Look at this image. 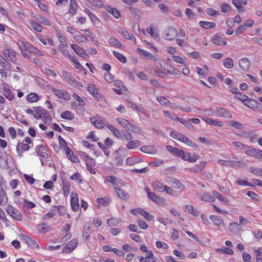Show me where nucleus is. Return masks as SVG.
Masks as SVG:
<instances>
[{
  "mask_svg": "<svg viewBox=\"0 0 262 262\" xmlns=\"http://www.w3.org/2000/svg\"><path fill=\"white\" fill-rule=\"evenodd\" d=\"M183 143L193 148H196L198 147L197 145L193 141L186 137Z\"/></svg>",
  "mask_w": 262,
  "mask_h": 262,
  "instance_id": "nucleus-61",
  "label": "nucleus"
},
{
  "mask_svg": "<svg viewBox=\"0 0 262 262\" xmlns=\"http://www.w3.org/2000/svg\"><path fill=\"white\" fill-rule=\"evenodd\" d=\"M77 244L78 240L76 238L72 239L67 244L66 246L63 248L62 252L65 253H71L75 249Z\"/></svg>",
  "mask_w": 262,
  "mask_h": 262,
  "instance_id": "nucleus-7",
  "label": "nucleus"
},
{
  "mask_svg": "<svg viewBox=\"0 0 262 262\" xmlns=\"http://www.w3.org/2000/svg\"><path fill=\"white\" fill-rule=\"evenodd\" d=\"M20 236L21 238V239L24 240L25 242L29 246H30L32 248H38L39 246L36 243V242L32 238H30L28 236L24 234H20Z\"/></svg>",
  "mask_w": 262,
  "mask_h": 262,
  "instance_id": "nucleus-9",
  "label": "nucleus"
},
{
  "mask_svg": "<svg viewBox=\"0 0 262 262\" xmlns=\"http://www.w3.org/2000/svg\"><path fill=\"white\" fill-rule=\"evenodd\" d=\"M157 100L161 105H167L170 104L169 100L164 97H158L157 98Z\"/></svg>",
  "mask_w": 262,
  "mask_h": 262,
  "instance_id": "nucleus-53",
  "label": "nucleus"
},
{
  "mask_svg": "<svg viewBox=\"0 0 262 262\" xmlns=\"http://www.w3.org/2000/svg\"><path fill=\"white\" fill-rule=\"evenodd\" d=\"M223 64L227 69H231L233 67V61L231 58H227L223 60Z\"/></svg>",
  "mask_w": 262,
  "mask_h": 262,
  "instance_id": "nucleus-44",
  "label": "nucleus"
},
{
  "mask_svg": "<svg viewBox=\"0 0 262 262\" xmlns=\"http://www.w3.org/2000/svg\"><path fill=\"white\" fill-rule=\"evenodd\" d=\"M71 47L75 53L81 57L85 58L88 56L84 50L78 45L72 44L71 45Z\"/></svg>",
  "mask_w": 262,
  "mask_h": 262,
  "instance_id": "nucleus-18",
  "label": "nucleus"
},
{
  "mask_svg": "<svg viewBox=\"0 0 262 262\" xmlns=\"http://www.w3.org/2000/svg\"><path fill=\"white\" fill-rule=\"evenodd\" d=\"M140 145V142L138 140H131L129 141L128 144L126 145V147L128 149H135L136 147L139 146Z\"/></svg>",
  "mask_w": 262,
  "mask_h": 262,
  "instance_id": "nucleus-37",
  "label": "nucleus"
},
{
  "mask_svg": "<svg viewBox=\"0 0 262 262\" xmlns=\"http://www.w3.org/2000/svg\"><path fill=\"white\" fill-rule=\"evenodd\" d=\"M140 150L143 152L147 154H154L155 153L154 147L151 146L144 145L140 148Z\"/></svg>",
  "mask_w": 262,
  "mask_h": 262,
  "instance_id": "nucleus-36",
  "label": "nucleus"
},
{
  "mask_svg": "<svg viewBox=\"0 0 262 262\" xmlns=\"http://www.w3.org/2000/svg\"><path fill=\"white\" fill-rule=\"evenodd\" d=\"M130 128L128 129H130L131 132L137 134H141L142 133L141 129L136 125L130 124Z\"/></svg>",
  "mask_w": 262,
  "mask_h": 262,
  "instance_id": "nucleus-52",
  "label": "nucleus"
},
{
  "mask_svg": "<svg viewBox=\"0 0 262 262\" xmlns=\"http://www.w3.org/2000/svg\"><path fill=\"white\" fill-rule=\"evenodd\" d=\"M204 120L206 121V123H208L210 125L219 126H222L223 125L222 122L213 120L211 118H205L204 119Z\"/></svg>",
  "mask_w": 262,
  "mask_h": 262,
  "instance_id": "nucleus-34",
  "label": "nucleus"
},
{
  "mask_svg": "<svg viewBox=\"0 0 262 262\" xmlns=\"http://www.w3.org/2000/svg\"><path fill=\"white\" fill-rule=\"evenodd\" d=\"M0 93H1L9 100L12 101L14 98V94L10 89L9 85L6 83H3L0 86Z\"/></svg>",
  "mask_w": 262,
  "mask_h": 262,
  "instance_id": "nucleus-1",
  "label": "nucleus"
},
{
  "mask_svg": "<svg viewBox=\"0 0 262 262\" xmlns=\"http://www.w3.org/2000/svg\"><path fill=\"white\" fill-rule=\"evenodd\" d=\"M148 197L154 202L158 204H162L165 203L164 198H162L152 192H148Z\"/></svg>",
  "mask_w": 262,
  "mask_h": 262,
  "instance_id": "nucleus-17",
  "label": "nucleus"
},
{
  "mask_svg": "<svg viewBox=\"0 0 262 262\" xmlns=\"http://www.w3.org/2000/svg\"><path fill=\"white\" fill-rule=\"evenodd\" d=\"M7 202V198L5 191L2 189L0 190V205H4Z\"/></svg>",
  "mask_w": 262,
  "mask_h": 262,
  "instance_id": "nucleus-41",
  "label": "nucleus"
},
{
  "mask_svg": "<svg viewBox=\"0 0 262 262\" xmlns=\"http://www.w3.org/2000/svg\"><path fill=\"white\" fill-rule=\"evenodd\" d=\"M85 35L90 37L92 40V41L95 43L96 45L99 46V42L98 40L96 39V36L93 34L89 30L85 31Z\"/></svg>",
  "mask_w": 262,
  "mask_h": 262,
  "instance_id": "nucleus-39",
  "label": "nucleus"
},
{
  "mask_svg": "<svg viewBox=\"0 0 262 262\" xmlns=\"http://www.w3.org/2000/svg\"><path fill=\"white\" fill-rule=\"evenodd\" d=\"M143 161V160L141 158L139 157H128L126 161V163L129 165H134L136 163H140Z\"/></svg>",
  "mask_w": 262,
  "mask_h": 262,
  "instance_id": "nucleus-20",
  "label": "nucleus"
},
{
  "mask_svg": "<svg viewBox=\"0 0 262 262\" xmlns=\"http://www.w3.org/2000/svg\"><path fill=\"white\" fill-rule=\"evenodd\" d=\"M3 53L8 60L13 63H17V53L14 50L10 48H5L3 50Z\"/></svg>",
  "mask_w": 262,
  "mask_h": 262,
  "instance_id": "nucleus-4",
  "label": "nucleus"
},
{
  "mask_svg": "<svg viewBox=\"0 0 262 262\" xmlns=\"http://www.w3.org/2000/svg\"><path fill=\"white\" fill-rule=\"evenodd\" d=\"M199 25L201 27L205 29L213 28L216 26L215 23L205 21H200L199 22Z\"/></svg>",
  "mask_w": 262,
  "mask_h": 262,
  "instance_id": "nucleus-32",
  "label": "nucleus"
},
{
  "mask_svg": "<svg viewBox=\"0 0 262 262\" xmlns=\"http://www.w3.org/2000/svg\"><path fill=\"white\" fill-rule=\"evenodd\" d=\"M27 50H29L30 52H32L35 54H37L38 55L40 56H43V54L42 53L39 51L38 49H37L36 47H34L32 45H29L27 47Z\"/></svg>",
  "mask_w": 262,
  "mask_h": 262,
  "instance_id": "nucleus-47",
  "label": "nucleus"
},
{
  "mask_svg": "<svg viewBox=\"0 0 262 262\" xmlns=\"http://www.w3.org/2000/svg\"><path fill=\"white\" fill-rule=\"evenodd\" d=\"M107 11L113 15V16L116 18H119L120 16V13L119 11L117 10L115 8H113L111 7H108L107 9Z\"/></svg>",
  "mask_w": 262,
  "mask_h": 262,
  "instance_id": "nucleus-45",
  "label": "nucleus"
},
{
  "mask_svg": "<svg viewBox=\"0 0 262 262\" xmlns=\"http://www.w3.org/2000/svg\"><path fill=\"white\" fill-rule=\"evenodd\" d=\"M60 117L61 118L68 120H72L74 118V115L71 112L68 111L63 112L60 114Z\"/></svg>",
  "mask_w": 262,
  "mask_h": 262,
  "instance_id": "nucleus-42",
  "label": "nucleus"
},
{
  "mask_svg": "<svg viewBox=\"0 0 262 262\" xmlns=\"http://www.w3.org/2000/svg\"><path fill=\"white\" fill-rule=\"evenodd\" d=\"M246 154L255 158L262 159V150L260 149H257L249 146L248 149L246 150Z\"/></svg>",
  "mask_w": 262,
  "mask_h": 262,
  "instance_id": "nucleus-6",
  "label": "nucleus"
},
{
  "mask_svg": "<svg viewBox=\"0 0 262 262\" xmlns=\"http://www.w3.org/2000/svg\"><path fill=\"white\" fill-rule=\"evenodd\" d=\"M152 186L154 188V189L157 191L160 192H164L165 189V185H164L161 182L155 181L152 182Z\"/></svg>",
  "mask_w": 262,
  "mask_h": 262,
  "instance_id": "nucleus-26",
  "label": "nucleus"
},
{
  "mask_svg": "<svg viewBox=\"0 0 262 262\" xmlns=\"http://www.w3.org/2000/svg\"><path fill=\"white\" fill-rule=\"evenodd\" d=\"M63 194L64 196H67L70 193V184L68 182H65L63 184Z\"/></svg>",
  "mask_w": 262,
  "mask_h": 262,
  "instance_id": "nucleus-60",
  "label": "nucleus"
},
{
  "mask_svg": "<svg viewBox=\"0 0 262 262\" xmlns=\"http://www.w3.org/2000/svg\"><path fill=\"white\" fill-rule=\"evenodd\" d=\"M73 196L71 197V205L72 209L74 211H77L79 209V205L78 203V198L77 193L74 194L73 192L71 193Z\"/></svg>",
  "mask_w": 262,
  "mask_h": 262,
  "instance_id": "nucleus-11",
  "label": "nucleus"
},
{
  "mask_svg": "<svg viewBox=\"0 0 262 262\" xmlns=\"http://www.w3.org/2000/svg\"><path fill=\"white\" fill-rule=\"evenodd\" d=\"M178 157L181 158L185 161H187L189 162H195L197 160L200 159V156L198 155H193L191 156L189 152H186L183 150H181Z\"/></svg>",
  "mask_w": 262,
  "mask_h": 262,
  "instance_id": "nucleus-3",
  "label": "nucleus"
},
{
  "mask_svg": "<svg viewBox=\"0 0 262 262\" xmlns=\"http://www.w3.org/2000/svg\"><path fill=\"white\" fill-rule=\"evenodd\" d=\"M244 104L252 110L258 108L261 105L260 103L253 99H248L247 102L245 103Z\"/></svg>",
  "mask_w": 262,
  "mask_h": 262,
  "instance_id": "nucleus-15",
  "label": "nucleus"
},
{
  "mask_svg": "<svg viewBox=\"0 0 262 262\" xmlns=\"http://www.w3.org/2000/svg\"><path fill=\"white\" fill-rule=\"evenodd\" d=\"M68 58L74 62V63L75 64V67L77 69H82L83 68V67L82 66V65L80 64V63L79 62V61L76 58H75L74 57H72L70 55V56H69Z\"/></svg>",
  "mask_w": 262,
  "mask_h": 262,
  "instance_id": "nucleus-59",
  "label": "nucleus"
},
{
  "mask_svg": "<svg viewBox=\"0 0 262 262\" xmlns=\"http://www.w3.org/2000/svg\"><path fill=\"white\" fill-rule=\"evenodd\" d=\"M21 53L23 56L28 59L30 58V54L27 52V47L24 41L20 42V45H19Z\"/></svg>",
  "mask_w": 262,
  "mask_h": 262,
  "instance_id": "nucleus-22",
  "label": "nucleus"
},
{
  "mask_svg": "<svg viewBox=\"0 0 262 262\" xmlns=\"http://www.w3.org/2000/svg\"><path fill=\"white\" fill-rule=\"evenodd\" d=\"M239 66L242 70L247 71L250 67V61L247 58H243L239 60Z\"/></svg>",
  "mask_w": 262,
  "mask_h": 262,
  "instance_id": "nucleus-16",
  "label": "nucleus"
},
{
  "mask_svg": "<svg viewBox=\"0 0 262 262\" xmlns=\"http://www.w3.org/2000/svg\"><path fill=\"white\" fill-rule=\"evenodd\" d=\"M115 191L117 194L118 196L121 199L127 200L128 199V194L125 191H123L121 189L115 188Z\"/></svg>",
  "mask_w": 262,
  "mask_h": 262,
  "instance_id": "nucleus-30",
  "label": "nucleus"
},
{
  "mask_svg": "<svg viewBox=\"0 0 262 262\" xmlns=\"http://www.w3.org/2000/svg\"><path fill=\"white\" fill-rule=\"evenodd\" d=\"M122 137H123L127 141H129L133 140V136L132 135L129 133L128 130H124L122 132Z\"/></svg>",
  "mask_w": 262,
  "mask_h": 262,
  "instance_id": "nucleus-55",
  "label": "nucleus"
},
{
  "mask_svg": "<svg viewBox=\"0 0 262 262\" xmlns=\"http://www.w3.org/2000/svg\"><path fill=\"white\" fill-rule=\"evenodd\" d=\"M7 212L15 220L20 221L22 220V215L20 212L11 205L8 206Z\"/></svg>",
  "mask_w": 262,
  "mask_h": 262,
  "instance_id": "nucleus-2",
  "label": "nucleus"
},
{
  "mask_svg": "<svg viewBox=\"0 0 262 262\" xmlns=\"http://www.w3.org/2000/svg\"><path fill=\"white\" fill-rule=\"evenodd\" d=\"M232 144L234 147H236L237 148H240L242 150H244L246 152V150L248 149L249 146L245 145L241 142H233Z\"/></svg>",
  "mask_w": 262,
  "mask_h": 262,
  "instance_id": "nucleus-48",
  "label": "nucleus"
},
{
  "mask_svg": "<svg viewBox=\"0 0 262 262\" xmlns=\"http://www.w3.org/2000/svg\"><path fill=\"white\" fill-rule=\"evenodd\" d=\"M216 115L219 117H225L226 118H230L232 117V115L230 112L225 108H217Z\"/></svg>",
  "mask_w": 262,
  "mask_h": 262,
  "instance_id": "nucleus-12",
  "label": "nucleus"
},
{
  "mask_svg": "<svg viewBox=\"0 0 262 262\" xmlns=\"http://www.w3.org/2000/svg\"><path fill=\"white\" fill-rule=\"evenodd\" d=\"M90 120L93 125L98 128H103L104 125V123L102 121L96 119L95 117L91 118Z\"/></svg>",
  "mask_w": 262,
  "mask_h": 262,
  "instance_id": "nucleus-28",
  "label": "nucleus"
},
{
  "mask_svg": "<svg viewBox=\"0 0 262 262\" xmlns=\"http://www.w3.org/2000/svg\"><path fill=\"white\" fill-rule=\"evenodd\" d=\"M36 151L38 156L42 157L44 158H46L48 157L47 149L45 146L43 145H38L37 146Z\"/></svg>",
  "mask_w": 262,
  "mask_h": 262,
  "instance_id": "nucleus-21",
  "label": "nucleus"
},
{
  "mask_svg": "<svg viewBox=\"0 0 262 262\" xmlns=\"http://www.w3.org/2000/svg\"><path fill=\"white\" fill-rule=\"evenodd\" d=\"M52 91L54 94L60 98L64 99L65 93L63 91L59 89H53Z\"/></svg>",
  "mask_w": 262,
  "mask_h": 262,
  "instance_id": "nucleus-56",
  "label": "nucleus"
},
{
  "mask_svg": "<svg viewBox=\"0 0 262 262\" xmlns=\"http://www.w3.org/2000/svg\"><path fill=\"white\" fill-rule=\"evenodd\" d=\"M137 52L139 53L142 57L143 58L150 59V60H155V56L152 55L151 53H149L148 51H146L141 48H137Z\"/></svg>",
  "mask_w": 262,
  "mask_h": 262,
  "instance_id": "nucleus-14",
  "label": "nucleus"
},
{
  "mask_svg": "<svg viewBox=\"0 0 262 262\" xmlns=\"http://www.w3.org/2000/svg\"><path fill=\"white\" fill-rule=\"evenodd\" d=\"M40 119H41L45 123H47L51 122L52 117L49 114L48 111L43 108L42 112L41 113V116Z\"/></svg>",
  "mask_w": 262,
  "mask_h": 262,
  "instance_id": "nucleus-24",
  "label": "nucleus"
},
{
  "mask_svg": "<svg viewBox=\"0 0 262 262\" xmlns=\"http://www.w3.org/2000/svg\"><path fill=\"white\" fill-rule=\"evenodd\" d=\"M39 99L38 96L34 93H32L28 95L27 100L29 102H36Z\"/></svg>",
  "mask_w": 262,
  "mask_h": 262,
  "instance_id": "nucleus-49",
  "label": "nucleus"
},
{
  "mask_svg": "<svg viewBox=\"0 0 262 262\" xmlns=\"http://www.w3.org/2000/svg\"><path fill=\"white\" fill-rule=\"evenodd\" d=\"M42 110L43 108L40 106L35 107L36 113L33 114L34 117L37 119H40L41 116V113L42 112Z\"/></svg>",
  "mask_w": 262,
  "mask_h": 262,
  "instance_id": "nucleus-58",
  "label": "nucleus"
},
{
  "mask_svg": "<svg viewBox=\"0 0 262 262\" xmlns=\"http://www.w3.org/2000/svg\"><path fill=\"white\" fill-rule=\"evenodd\" d=\"M62 76L72 86H77L79 84V82L72 76L71 73L63 71Z\"/></svg>",
  "mask_w": 262,
  "mask_h": 262,
  "instance_id": "nucleus-8",
  "label": "nucleus"
},
{
  "mask_svg": "<svg viewBox=\"0 0 262 262\" xmlns=\"http://www.w3.org/2000/svg\"><path fill=\"white\" fill-rule=\"evenodd\" d=\"M88 91L96 99L100 98V94L98 93V90L95 84H89L87 87Z\"/></svg>",
  "mask_w": 262,
  "mask_h": 262,
  "instance_id": "nucleus-10",
  "label": "nucleus"
},
{
  "mask_svg": "<svg viewBox=\"0 0 262 262\" xmlns=\"http://www.w3.org/2000/svg\"><path fill=\"white\" fill-rule=\"evenodd\" d=\"M29 23L33 30H34L35 31L38 32H41L42 31V27L37 22L33 21V20H29Z\"/></svg>",
  "mask_w": 262,
  "mask_h": 262,
  "instance_id": "nucleus-27",
  "label": "nucleus"
},
{
  "mask_svg": "<svg viewBox=\"0 0 262 262\" xmlns=\"http://www.w3.org/2000/svg\"><path fill=\"white\" fill-rule=\"evenodd\" d=\"M212 41L213 43L216 45L223 46L226 45V42L223 41L222 38L216 34L212 37Z\"/></svg>",
  "mask_w": 262,
  "mask_h": 262,
  "instance_id": "nucleus-31",
  "label": "nucleus"
},
{
  "mask_svg": "<svg viewBox=\"0 0 262 262\" xmlns=\"http://www.w3.org/2000/svg\"><path fill=\"white\" fill-rule=\"evenodd\" d=\"M109 43L113 46L116 47L118 48L121 47L122 44L118 39L114 37H111L108 40Z\"/></svg>",
  "mask_w": 262,
  "mask_h": 262,
  "instance_id": "nucleus-43",
  "label": "nucleus"
},
{
  "mask_svg": "<svg viewBox=\"0 0 262 262\" xmlns=\"http://www.w3.org/2000/svg\"><path fill=\"white\" fill-rule=\"evenodd\" d=\"M1 67L5 69L6 70L10 71L11 70L12 66L11 64L8 62L6 59L5 61H3V62L0 63Z\"/></svg>",
  "mask_w": 262,
  "mask_h": 262,
  "instance_id": "nucleus-64",
  "label": "nucleus"
},
{
  "mask_svg": "<svg viewBox=\"0 0 262 262\" xmlns=\"http://www.w3.org/2000/svg\"><path fill=\"white\" fill-rule=\"evenodd\" d=\"M44 72L50 76L51 78H55L56 76V73L51 69L48 68H45L44 69Z\"/></svg>",
  "mask_w": 262,
  "mask_h": 262,
  "instance_id": "nucleus-63",
  "label": "nucleus"
},
{
  "mask_svg": "<svg viewBox=\"0 0 262 262\" xmlns=\"http://www.w3.org/2000/svg\"><path fill=\"white\" fill-rule=\"evenodd\" d=\"M178 32L177 30L173 27H169L164 31V37L166 40H172L177 36Z\"/></svg>",
  "mask_w": 262,
  "mask_h": 262,
  "instance_id": "nucleus-5",
  "label": "nucleus"
},
{
  "mask_svg": "<svg viewBox=\"0 0 262 262\" xmlns=\"http://www.w3.org/2000/svg\"><path fill=\"white\" fill-rule=\"evenodd\" d=\"M77 9V3L75 0H71L69 5V12L72 15H74L76 13Z\"/></svg>",
  "mask_w": 262,
  "mask_h": 262,
  "instance_id": "nucleus-38",
  "label": "nucleus"
},
{
  "mask_svg": "<svg viewBox=\"0 0 262 262\" xmlns=\"http://www.w3.org/2000/svg\"><path fill=\"white\" fill-rule=\"evenodd\" d=\"M106 127L110 130L112 133L118 138L121 139L122 138V135L121 133L115 126L111 124H107L106 125Z\"/></svg>",
  "mask_w": 262,
  "mask_h": 262,
  "instance_id": "nucleus-19",
  "label": "nucleus"
},
{
  "mask_svg": "<svg viewBox=\"0 0 262 262\" xmlns=\"http://www.w3.org/2000/svg\"><path fill=\"white\" fill-rule=\"evenodd\" d=\"M210 219L215 225L218 226H222L224 224L223 221L220 219L217 215H211L210 216Z\"/></svg>",
  "mask_w": 262,
  "mask_h": 262,
  "instance_id": "nucleus-29",
  "label": "nucleus"
},
{
  "mask_svg": "<svg viewBox=\"0 0 262 262\" xmlns=\"http://www.w3.org/2000/svg\"><path fill=\"white\" fill-rule=\"evenodd\" d=\"M249 171L257 176L262 177V169L255 167H250Z\"/></svg>",
  "mask_w": 262,
  "mask_h": 262,
  "instance_id": "nucleus-51",
  "label": "nucleus"
},
{
  "mask_svg": "<svg viewBox=\"0 0 262 262\" xmlns=\"http://www.w3.org/2000/svg\"><path fill=\"white\" fill-rule=\"evenodd\" d=\"M24 202L25 203V204L23 206L24 211H26V210L29 208H33L36 206L35 203H34L32 202L29 201L28 200H24Z\"/></svg>",
  "mask_w": 262,
  "mask_h": 262,
  "instance_id": "nucleus-50",
  "label": "nucleus"
},
{
  "mask_svg": "<svg viewBox=\"0 0 262 262\" xmlns=\"http://www.w3.org/2000/svg\"><path fill=\"white\" fill-rule=\"evenodd\" d=\"M33 17L40 23L47 26H51L50 21L45 17L39 15H35Z\"/></svg>",
  "mask_w": 262,
  "mask_h": 262,
  "instance_id": "nucleus-40",
  "label": "nucleus"
},
{
  "mask_svg": "<svg viewBox=\"0 0 262 262\" xmlns=\"http://www.w3.org/2000/svg\"><path fill=\"white\" fill-rule=\"evenodd\" d=\"M242 229V226L235 222L231 223L229 226V230L233 234L238 233Z\"/></svg>",
  "mask_w": 262,
  "mask_h": 262,
  "instance_id": "nucleus-23",
  "label": "nucleus"
},
{
  "mask_svg": "<svg viewBox=\"0 0 262 262\" xmlns=\"http://www.w3.org/2000/svg\"><path fill=\"white\" fill-rule=\"evenodd\" d=\"M146 31L147 33L150 35L155 38H159V36L157 33H155L154 28L152 27H150L149 28H147Z\"/></svg>",
  "mask_w": 262,
  "mask_h": 262,
  "instance_id": "nucleus-62",
  "label": "nucleus"
},
{
  "mask_svg": "<svg viewBox=\"0 0 262 262\" xmlns=\"http://www.w3.org/2000/svg\"><path fill=\"white\" fill-rule=\"evenodd\" d=\"M118 31L119 33H120L125 38L129 40H133L135 43H136V39L135 37L132 34L129 33L123 28H118Z\"/></svg>",
  "mask_w": 262,
  "mask_h": 262,
  "instance_id": "nucleus-13",
  "label": "nucleus"
},
{
  "mask_svg": "<svg viewBox=\"0 0 262 262\" xmlns=\"http://www.w3.org/2000/svg\"><path fill=\"white\" fill-rule=\"evenodd\" d=\"M64 151H66L67 156L69 159L72 162H76L78 161V157L74 155L73 151L69 147L66 148V149H65Z\"/></svg>",
  "mask_w": 262,
  "mask_h": 262,
  "instance_id": "nucleus-25",
  "label": "nucleus"
},
{
  "mask_svg": "<svg viewBox=\"0 0 262 262\" xmlns=\"http://www.w3.org/2000/svg\"><path fill=\"white\" fill-rule=\"evenodd\" d=\"M117 121L118 123L124 128L128 129L129 126L130 125V123L128 122V121L125 119L117 118Z\"/></svg>",
  "mask_w": 262,
  "mask_h": 262,
  "instance_id": "nucleus-35",
  "label": "nucleus"
},
{
  "mask_svg": "<svg viewBox=\"0 0 262 262\" xmlns=\"http://www.w3.org/2000/svg\"><path fill=\"white\" fill-rule=\"evenodd\" d=\"M113 54L121 62L125 63L127 62L126 57L122 54L116 51H114Z\"/></svg>",
  "mask_w": 262,
  "mask_h": 262,
  "instance_id": "nucleus-46",
  "label": "nucleus"
},
{
  "mask_svg": "<svg viewBox=\"0 0 262 262\" xmlns=\"http://www.w3.org/2000/svg\"><path fill=\"white\" fill-rule=\"evenodd\" d=\"M212 195H214L215 198H216L217 199H218L219 200H220L221 201H222L223 202H224V203L227 202V199L226 198L224 197L222 194H221L217 191H213L212 192Z\"/></svg>",
  "mask_w": 262,
  "mask_h": 262,
  "instance_id": "nucleus-54",
  "label": "nucleus"
},
{
  "mask_svg": "<svg viewBox=\"0 0 262 262\" xmlns=\"http://www.w3.org/2000/svg\"><path fill=\"white\" fill-rule=\"evenodd\" d=\"M0 166L5 169L9 168L8 159L6 156H0Z\"/></svg>",
  "mask_w": 262,
  "mask_h": 262,
  "instance_id": "nucleus-33",
  "label": "nucleus"
},
{
  "mask_svg": "<svg viewBox=\"0 0 262 262\" xmlns=\"http://www.w3.org/2000/svg\"><path fill=\"white\" fill-rule=\"evenodd\" d=\"M59 49L65 57L68 58L69 56H70L69 54V51L65 49V45L64 44H60L59 45Z\"/></svg>",
  "mask_w": 262,
  "mask_h": 262,
  "instance_id": "nucleus-57",
  "label": "nucleus"
}]
</instances>
